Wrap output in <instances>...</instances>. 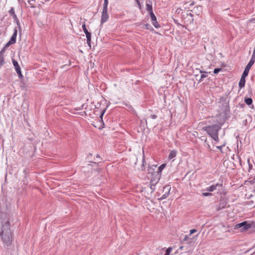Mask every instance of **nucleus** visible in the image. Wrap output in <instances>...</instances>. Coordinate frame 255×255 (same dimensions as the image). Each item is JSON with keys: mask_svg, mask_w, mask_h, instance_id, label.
<instances>
[{"mask_svg": "<svg viewBox=\"0 0 255 255\" xmlns=\"http://www.w3.org/2000/svg\"><path fill=\"white\" fill-rule=\"evenodd\" d=\"M172 250V248L171 247L168 248L166 251L165 255H169Z\"/></svg>", "mask_w": 255, "mask_h": 255, "instance_id": "b1692460", "label": "nucleus"}, {"mask_svg": "<svg viewBox=\"0 0 255 255\" xmlns=\"http://www.w3.org/2000/svg\"><path fill=\"white\" fill-rule=\"evenodd\" d=\"M86 34V38H87V44H88L89 46L90 47H91V33L90 32H88Z\"/></svg>", "mask_w": 255, "mask_h": 255, "instance_id": "9b49d317", "label": "nucleus"}, {"mask_svg": "<svg viewBox=\"0 0 255 255\" xmlns=\"http://www.w3.org/2000/svg\"><path fill=\"white\" fill-rule=\"evenodd\" d=\"M255 61V59H252V58H251V59H250L249 62L248 63V64L246 66V68L250 69L251 67L254 64Z\"/></svg>", "mask_w": 255, "mask_h": 255, "instance_id": "ddd939ff", "label": "nucleus"}, {"mask_svg": "<svg viewBox=\"0 0 255 255\" xmlns=\"http://www.w3.org/2000/svg\"><path fill=\"white\" fill-rule=\"evenodd\" d=\"M200 72L202 73V75H201V78L199 80L200 82L202 81L203 79L207 77V75L206 74V72L203 71L202 70H200Z\"/></svg>", "mask_w": 255, "mask_h": 255, "instance_id": "a211bd4d", "label": "nucleus"}, {"mask_svg": "<svg viewBox=\"0 0 255 255\" xmlns=\"http://www.w3.org/2000/svg\"><path fill=\"white\" fill-rule=\"evenodd\" d=\"M245 78H246L241 77V79L239 81V87L240 89H242L245 87V82H246Z\"/></svg>", "mask_w": 255, "mask_h": 255, "instance_id": "1a4fd4ad", "label": "nucleus"}, {"mask_svg": "<svg viewBox=\"0 0 255 255\" xmlns=\"http://www.w3.org/2000/svg\"><path fill=\"white\" fill-rule=\"evenodd\" d=\"M97 157H100V156H99V155H97Z\"/></svg>", "mask_w": 255, "mask_h": 255, "instance_id": "a18cd8bd", "label": "nucleus"}, {"mask_svg": "<svg viewBox=\"0 0 255 255\" xmlns=\"http://www.w3.org/2000/svg\"><path fill=\"white\" fill-rule=\"evenodd\" d=\"M150 14L151 20L152 21V24L155 28H158L160 27L159 25L158 24L156 18L153 12H151Z\"/></svg>", "mask_w": 255, "mask_h": 255, "instance_id": "423d86ee", "label": "nucleus"}, {"mask_svg": "<svg viewBox=\"0 0 255 255\" xmlns=\"http://www.w3.org/2000/svg\"><path fill=\"white\" fill-rule=\"evenodd\" d=\"M252 225L253 224H248L247 222L245 221L242 223L237 224L235 227V229L242 228L241 231L244 232L251 228L252 227Z\"/></svg>", "mask_w": 255, "mask_h": 255, "instance_id": "7ed1b4c3", "label": "nucleus"}, {"mask_svg": "<svg viewBox=\"0 0 255 255\" xmlns=\"http://www.w3.org/2000/svg\"><path fill=\"white\" fill-rule=\"evenodd\" d=\"M5 48L4 46L2 48V49L0 51V56L4 57V53L5 51Z\"/></svg>", "mask_w": 255, "mask_h": 255, "instance_id": "393cba45", "label": "nucleus"}, {"mask_svg": "<svg viewBox=\"0 0 255 255\" xmlns=\"http://www.w3.org/2000/svg\"><path fill=\"white\" fill-rule=\"evenodd\" d=\"M165 164H162L160 166H159L158 168V172L161 173L162 170L165 167Z\"/></svg>", "mask_w": 255, "mask_h": 255, "instance_id": "aec40b11", "label": "nucleus"}, {"mask_svg": "<svg viewBox=\"0 0 255 255\" xmlns=\"http://www.w3.org/2000/svg\"><path fill=\"white\" fill-rule=\"evenodd\" d=\"M176 154H177V151L175 150H172L170 151V152L169 154L168 158L169 159H171L173 158L174 157H175L176 156Z\"/></svg>", "mask_w": 255, "mask_h": 255, "instance_id": "f8f14e48", "label": "nucleus"}, {"mask_svg": "<svg viewBox=\"0 0 255 255\" xmlns=\"http://www.w3.org/2000/svg\"><path fill=\"white\" fill-rule=\"evenodd\" d=\"M194 4V2L193 1L191 2L190 3H189V6H192Z\"/></svg>", "mask_w": 255, "mask_h": 255, "instance_id": "4c0bfd02", "label": "nucleus"}, {"mask_svg": "<svg viewBox=\"0 0 255 255\" xmlns=\"http://www.w3.org/2000/svg\"><path fill=\"white\" fill-rule=\"evenodd\" d=\"M137 2L138 3V4L140 5L139 1L138 0H136Z\"/></svg>", "mask_w": 255, "mask_h": 255, "instance_id": "a19ab883", "label": "nucleus"}, {"mask_svg": "<svg viewBox=\"0 0 255 255\" xmlns=\"http://www.w3.org/2000/svg\"><path fill=\"white\" fill-rule=\"evenodd\" d=\"M252 255H255V252Z\"/></svg>", "mask_w": 255, "mask_h": 255, "instance_id": "37998d69", "label": "nucleus"}, {"mask_svg": "<svg viewBox=\"0 0 255 255\" xmlns=\"http://www.w3.org/2000/svg\"><path fill=\"white\" fill-rule=\"evenodd\" d=\"M16 72L17 74H18V77L19 78H22L23 77V76H22V74L21 73L20 69L16 71Z\"/></svg>", "mask_w": 255, "mask_h": 255, "instance_id": "cd10ccee", "label": "nucleus"}, {"mask_svg": "<svg viewBox=\"0 0 255 255\" xmlns=\"http://www.w3.org/2000/svg\"><path fill=\"white\" fill-rule=\"evenodd\" d=\"M215 141L218 142L219 141L218 134H215L211 137Z\"/></svg>", "mask_w": 255, "mask_h": 255, "instance_id": "c85d7f7f", "label": "nucleus"}, {"mask_svg": "<svg viewBox=\"0 0 255 255\" xmlns=\"http://www.w3.org/2000/svg\"><path fill=\"white\" fill-rule=\"evenodd\" d=\"M150 117L152 119H155L157 118V116L155 115H151Z\"/></svg>", "mask_w": 255, "mask_h": 255, "instance_id": "e433bc0d", "label": "nucleus"}, {"mask_svg": "<svg viewBox=\"0 0 255 255\" xmlns=\"http://www.w3.org/2000/svg\"><path fill=\"white\" fill-rule=\"evenodd\" d=\"M108 0H104L103 9H108Z\"/></svg>", "mask_w": 255, "mask_h": 255, "instance_id": "4be33fe9", "label": "nucleus"}, {"mask_svg": "<svg viewBox=\"0 0 255 255\" xmlns=\"http://www.w3.org/2000/svg\"><path fill=\"white\" fill-rule=\"evenodd\" d=\"M9 13L12 16L14 13H15V12H14V9L13 7H11V8L10 9V10H9Z\"/></svg>", "mask_w": 255, "mask_h": 255, "instance_id": "7c9ffc66", "label": "nucleus"}, {"mask_svg": "<svg viewBox=\"0 0 255 255\" xmlns=\"http://www.w3.org/2000/svg\"><path fill=\"white\" fill-rule=\"evenodd\" d=\"M17 30L16 28H14V32L10 38V42L15 43L16 42V38L17 36Z\"/></svg>", "mask_w": 255, "mask_h": 255, "instance_id": "0eeeda50", "label": "nucleus"}, {"mask_svg": "<svg viewBox=\"0 0 255 255\" xmlns=\"http://www.w3.org/2000/svg\"><path fill=\"white\" fill-rule=\"evenodd\" d=\"M226 145V142H224L223 144L222 145L220 146H217L216 148L218 149L221 152H223L222 151V148L223 147L225 146Z\"/></svg>", "mask_w": 255, "mask_h": 255, "instance_id": "5701e85b", "label": "nucleus"}, {"mask_svg": "<svg viewBox=\"0 0 255 255\" xmlns=\"http://www.w3.org/2000/svg\"><path fill=\"white\" fill-rule=\"evenodd\" d=\"M146 9L149 12V14H150L151 12H153V11H152V5L151 4L146 3Z\"/></svg>", "mask_w": 255, "mask_h": 255, "instance_id": "dca6fc26", "label": "nucleus"}, {"mask_svg": "<svg viewBox=\"0 0 255 255\" xmlns=\"http://www.w3.org/2000/svg\"><path fill=\"white\" fill-rule=\"evenodd\" d=\"M222 187V184L217 183L216 184L212 185L211 186L207 187L205 190L208 192H213L216 190H220Z\"/></svg>", "mask_w": 255, "mask_h": 255, "instance_id": "20e7f679", "label": "nucleus"}, {"mask_svg": "<svg viewBox=\"0 0 255 255\" xmlns=\"http://www.w3.org/2000/svg\"><path fill=\"white\" fill-rule=\"evenodd\" d=\"M4 63V57L0 56V69Z\"/></svg>", "mask_w": 255, "mask_h": 255, "instance_id": "412c9836", "label": "nucleus"}, {"mask_svg": "<svg viewBox=\"0 0 255 255\" xmlns=\"http://www.w3.org/2000/svg\"><path fill=\"white\" fill-rule=\"evenodd\" d=\"M14 44V43H11L10 42V40H9L6 44L4 46L5 47H7L8 46H9L10 44Z\"/></svg>", "mask_w": 255, "mask_h": 255, "instance_id": "c9c22d12", "label": "nucleus"}, {"mask_svg": "<svg viewBox=\"0 0 255 255\" xmlns=\"http://www.w3.org/2000/svg\"><path fill=\"white\" fill-rule=\"evenodd\" d=\"M144 28H145V29H153V28L151 27V26H150L149 24H145V25H144Z\"/></svg>", "mask_w": 255, "mask_h": 255, "instance_id": "473e14b6", "label": "nucleus"}, {"mask_svg": "<svg viewBox=\"0 0 255 255\" xmlns=\"http://www.w3.org/2000/svg\"><path fill=\"white\" fill-rule=\"evenodd\" d=\"M12 16L13 17L14 20L16 21V24L18 26V27L19 30H20L21 27H20V23H19V21L18 19V18H17L16 15L15 14V13H14Z\"/></svg>", "mask_w": 255, "mask_h": 255, "instance_id": "2eb2a0df", "label": "nucleus"}, {"mask_svg": "<svg viewBox=\"0 0 255 255\" xmlns=\"http://www.w3.org/2000/svg\"><path fill=\"white\" fill-rule=\"evenodd\" d=\"M108 9H103L102 12V16H101V22L102 23H104L106 21H107V20L109 18V15L108 14Z\"/></svg>", "mask_w": 255, "mask_h": 255, "instance_id": "39448f33", "label": "nucleus"}, {"mask_svg": "<svg viewBox=\"0 0 255 255\" xmlns=\"http://www.w3.org/2000/svg\"><path fill=\"white\" fill-rule=\"evenodd\" d=\"M199 7H195L193 8V9L192 10H191V11H187V15H189L191 17V22L193 23V12L195 11V9H198Z\"/></svg>", "mask_w": 255, "mask_h": 255, "instance_id": "9d476101", "label": "nucleus"}, {"mask_svg": "<svg viewBox=\"0 0 255 255\" xmlns=\"http://www.w3.org/2000/svg\"><path fill=\"white\" fill-rule=\"evenodd\" d=\"M217 123L216 124L203 128L204 130L206 131L211 137L218 134V131L221 128L222 126L225 122V120L224 119H220L219 120H217Z\"/></svg>", "mask_w": 255, "mask_h": 255, "instance_id": "f03ea898", "label": "nucleus"}, {"mask_svg": "<svg viewBox=\"0 0 255 255\" xmlns=\"http://www.w3.org/2000/svg\"><path fill=\"white\" fill-rule=\"evenodd\" d=\"M197 232V230L196 229H191L190 230V235L196 233Z\"/></svg>", "mask_w": 255, "mask_h": 255, "instance_id": "f704fd0d", "label": "nucleus"}, {"mask_svg": "<svg viewBox=\"0 0 255 255\" xmlns=\"http://www.w3.org/2000/svg\"><path fill=\"white\" fill-rule=\"evenodd\" d=\"M16 72L17 74H18V77L19 78H22L23 77V76H22V74L21 73L20 69L16 71Z\"/></svg>", "mask_w": 255, "mask_h": 255, "instance_id": "bb28decb", "label": "nucleus"}, {"mask_svg": "<svg viewBox=\"0 0 255 255\" xmlns=\"http://www.w3.org/2000/svg\"><path fill=\"white\" fill-rule=\"evenodd\" d=\"M252 168V165L249 164V168L251 169Z\"/></svg>", "mask_w": 255, "mask_h": 255, "instance_id": "ea45409f", "label": "nucleus"}, {"mask_svg": "<svg viewBox=\"0 0 255 255\" xmlns=\"http://www.w3.org/2000/svg\"><path fill=\"white\" fill-rule=\"evenodd\" d=\"M12 62L13 66H14L15 71L20 69V67H19L17 62L15 61L14 59H12Z\"/></svg>", "mask_w": 255, "mask_h": 255, "instance_id": "4468645a", "label": "nucleus"}, {"mask_svg": "<svg viewBox=\"0 0 255 255\" xmlns=\"http://www.w3.org/2000/svg\"><path fill=\"white\" fill-rule=\"evenodd\" d=\"M250 70V69H248L245 67V69L244 71L242 74V77H243L244 78H246L248 75Z\"/></svg>", "mask_w": 255, "mask_h": 255, "instance_id": "f3484780", "label": "nucleus"}, {"mask_svg": "<svg viewBox=\"0 0 255 255\" xmlns=\"http://www.w3.org/2000/svg\"><path fill=\"white\" fill-rule=\"evenodd\" d=\"M103 114H104V113H102V115H101V117H103Z\"/></svg>", "mask_w": 255, "mask_h": 255, "instance_id": "79ce46f5", "label": "nucleus"}, {"mask_svg": "<svg viewBox=\"0 0 255 255\" xmlns=\"http://www.w3.org/2000/svg\"><path fill=\"white\" fill-rule=\"evenodd\" d=\"M188 4V2H186V3H185V8H189V6H187V5Z\"/></svg>", "mask_w": 255, "mask_h": 255, "instance_id": "58836bf2", "label": "nucleus"}, {"mask_svg": "<svg viewBox=\"0 0 255 255\" xmlns=\"http://www.w3.org/2000/svg\"><path fill=\"white\" fill-rule=\"evenodd\" d=\"M245 102L246 103V104L247 105H250L253 103V100H252V99H251L250 98H246L245 100Z\"/></svg>", "mask_w": 255, "mask_h": 255, "instance_id": "6ab92c4d", "label": "nucleus"}, {"mask_svg": "<svg viewBox=\"0 0 255 255\" xmlns=\"http://www.w3.org/2000/svg\"><path fill=\"white\" fill-rule=\"evenodd\" d=\"M208 147L209 148H210V145H208Z\"/></svg>", "mask_w": 255, "mask_h": 255, "instance_id": "c03bdc74", "label": "nucleus"}, {"mask_svg": "<svg viewBox=\"0 0 255 255\" xmlns=\"http://www.w3.org/2000/svg\"><path fill=\"white\" fill-rule=\"evenodd\" d=\"M82 28H83V31H84V33H85V34H86V33H87L89 32L88 31V30H87V29L86 28V25H85V24H83L82 25Z\"/></svg>", "mask_w": 255, "mask_h": 255, "instance_id": "c756f323", "label": "nucleus"}, {"mask_svg": "<svg viewBox=\"0 0 255 255\" xmlns=\"http://www.w3.org/2000/svg\"><path fill=\"white\" fill-rule=\"evenodd\" d=\"M203 196L208 197L212 196V194L209 192H204L202 193Z\"/></svg>", "mask_w": 255, "mask_h": 255, "instance_id": "2f4dec72", "label": "nucleus"}, {"mask_svg": "<svg viewBox=\"0 0 255 255\" xmlns=\"http://www.w3.org/2000/svg\"><path fill=\"white\" fill-rule=\"evenodd\" d=\"M165 189H167V192H165V193L162 195V196L161 197V199H164L165 198H166L168 195H169V191H170V187H169V186H167V187H165L164 188V190H165Z\"/></svg>", "mask_w": 255, "mask_h": 255, "instance_id": "6e6552de", "label": "nucleus"}, {"mask_svg": "<svg viewBox=\"0 0 255 255\" xmlns=\"http://www.w3.org/2000/svg\"><path fill=\"white\" fill-rule=\"evenodd\" d=\"M0 236L3 244L6 246L11 245L13 237L10 228L9 221L8 220L2 222V227L0 231Z\"/></svg>", "mask_w": 255, "mask_h": 255, "instance_id": "f257e3e1", "label": "nucleus"}, {"mask_svg": "<svg viewBox=\"0 0 255 255\" xmlns=\"http://www.w3.org/2000/svg\"><path fill=\"white\" fill-rule=\"evenodd\" d=\"M221 70V68H216L214 70V73L215 74H218Z\"/></svg>", "mask_w": 255, "mask_h": 255, "instance_id": "72a5a7b5", "label": "nucleus"}, {"mask_svg": "<svg viewBox=\"0 0 255 255\" xmlns=\"http://www.w3.org/2000/svg\"><path fill=\"white\" fill-rule=\"evenodd\" d=\"M16 72L17 74H18V77L19 78H22L23 77V76H22V74L21 73L20 69L16 71Z\"/></svg>", "mask_w": 255, "mask_h": 255, "instance_id": "a878e982", "label": "nucleus"}]
</instances>
